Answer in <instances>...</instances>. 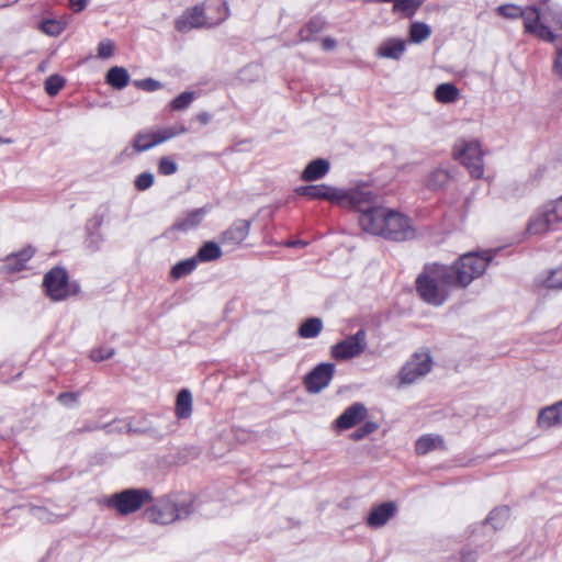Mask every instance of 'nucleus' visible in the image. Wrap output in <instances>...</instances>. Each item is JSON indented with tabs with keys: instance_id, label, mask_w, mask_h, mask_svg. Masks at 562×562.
<instances>
[{
	"instance_id": "f257e3e1",
	"label": "nucleus",
	"mask_w": 562,
	"mask_h": 562,
	"mask_svg": "<svg viewBox=\"0 0 562 562\" xmlns=\"http://www.w3.org/2000/svg\"><path fill=\"white\" fill-rule=\"evenodd\" d=\"M358 221L364 232L386 239L404 241L415 236V229L408 217L385 207L359 215Z\"/></svg>"
},
{
	"instance_id": "f03ea898",
	"label": "nucleus",
	"mask_w": 562,
	"mask_h": 562,
	"mask_svg": "<svg viewBox=\"0 0 562 562\" xmlns=\"http://www.w3.org/2000/svg\"><path fill=\"white\" fill-rule=\"evenodd\" d=\"M448 266L427 265L416 279V290L428 304L440 306L449 297L450 288L456 286Z\"/></svg>"
},
{
	"instance_id": "7ed1b4c3",
	"label": "nucleus",
	"mask_w": 562,
	"mask_h": 562,
	"mask_svg": "<svg viewBox=\"0 0 562 562\" xmlns=\"http://www.w3.org/2000/svg\"><path fill=\"white\" fill-rule=\"evenodd\" d=\"M193 513V501L179 494L160 497L145 510V517L154 524L169 525L188 518Z\"/></svg>"
},
{
	"instance_id": "20e7f679",
	"label": "nucleus",
	"mask_w": 562,
	"mask_h": 562,
	"mask_svg": "<svg viewBox=\"0 0 562 562\" xmlns=\"http://www.w3.org/2000/svg\"><path fill=\"white\" fill-rule=\"evenodd\" d=\"M207 10L217 11V15L206 14L204 4H198L184 11L177 19L176 29L181 33H187L192 29H210L223 23L229 16V9L224 0H211Z\"/></svg>"
},
{
	"instance_id": "39448f33",
	"label": "nucleus",
	"mask_w": 562,
	"mask_h": 562,
	"mask_svg": "<svg viewBox=\"0 0 562 562\" xmlns=\"http://www.w3.org/2000/svg\"><path fill=\"white\" fill-rule=\"evenodd\" d=\"M492 258V251H484L482 254L468 252L462 255L452 266H448L456 286L465 288L474 279L481 277Z\"/></svg>"
},
{
	"instance_id": "423d86ee",
	"label": "nucleus",
	"mask_w": 562,
	"mask_h": 562,
	"mask_svg": "<svg viewBox=\"0 0 562 562\" xmlns=\"http://www.w3.org/2000/svg\"><path fill=\"white\" fill-rule=\"evenodd\" d=\"M498 13L506 19L522 18L525 32L544 42L553 43L557 36L549 26L540 22V12L536 7L521 8L516 4H504L497 8Z\"/></svg>"
},
{
	"instance_id": "0eeeda50",
	"label": "nucleus",
	"mask_w": 562,
	"mask_h": 562,
	"mask_svg": "<svg viewBox=\"0 0 562 562\" xmlns=\"http://www.w3.org/2000/svg\"><path fill=\"white\" fill-rule=\"evenodd\" d=\"M150 491L145 488H127L103 499L102 504L114 509L120 515H130L139 510L151 501Z\"/></svg>"
},
{
	"instance_id": "6e6552de",
	"label": "nucleus",
	"mask_w": 562,
	"mask_h": 562,
	"mask_svg": "<svg viewBox=\"0 0 562 562\" xmlns=\"http://www.w3.org/2000/svg\"><path fill=\"white\" fill-rule=\"evenodd\" d=\"M453 155L469 170L472 178L479 179L483 176V151L477 140H458L453 147Z\"/></svg>"
},
{
	"instance_id": "1a4fd4ad",
	"label": "nucleus",
	"mask_w": 562,
	"mask_h": 562,
	"mask_svg": "<svg viewBox=\"0 0 562 562\" xmlns=\"http://www.w3.org/2000/svg\"><path fill=\"white\" fill-rule=\"evenodd\" d=\"M368 345L367 331L360 328L330 347V355L337 361H348L363 353Z\"/></svg>"
},
{
	"instance_id": "9d476101",
	"label": "nucleus",
	"mask_w": 562,
	"mask_h": 562,
	"mask_svg": "<svg viewBox=\"0 0 562 562\" xmlns=\"http://www.w3.org/2000/svg\"><path fill=\"white\" fill-rule=\"evenodd\" d=\"M432 367V359L426 351L415 352L398 372L400 384L409 385L427 375Z\"/></svg>"
},
{
	"instance_id": "9b49d317",
	"label": "nucleus",
	"mask_w": 562,
	"mask_h": 562,
	"mask_svg": "<svg viewBox=\"0 0 562 562\" xmlns=\"http://www.w3.org/2000/svg\"><path fill=\"white\" fill-rule=\"evenodd\" d=\"M338 205L357 210L360 215L371 212V210L381 209L375 205V195L366 187L350 190L340 189Z\"/></svg>"
},
{
	"instance_id": "f8f14e48",
	"label": "nucleus",
	"mask_w": 562,
	"mask_h": 562,
	"mask_svg": "<svg viewBox=\"0 0 562 562\" xmlns=\"http://www.w3.org/2000/svg\"><path fill=\"white\" fill-rule=\"evenodd\" d=\"M47 295L53 301H63L69 295L68 274L64 268H53L43 281Z\"/></svg>"
},
{
	"instance_id": "ddd939ff",
	"label": "nucleus",
	"mask_w": 562,
	"mask_h": 562,
	"mask_svg": "<svg viewBox=\"0 0 562 562\" xmlns=\"http://www.w3.org/2000/svg\"><path fill=\"white\" fill-rule=\"evenodd\" d=\"M335 373L334 363L317 364L304 379L305 389L308 393L316 394L327 387Z\"/></svg>"
},
{
	"instance_id": "4468645a",
	"label": "nucleus",
	"mask_w": 562,
	"mask_h": 562,
	"mask_svg": "<svg viewBox=\"0 0 562 562\" xmlns=\"http://www.w3.org/2000/svg\"><path fill=\"white\" fill-rule=\"evenodd\" d=\"M558 227L555 221H552L551 213L548 206L542 204L530 216L526 232L529 235H546Z\"/></svg>"
},
{
	"instance_id": "2eb2a0df",
	"label": "nucleus",
	"mask_w": 562,
	"mask_h": 562,
	"mask_svg": "<svg viewBox=\"0 0 562 562\" xmlns=\"http://www.w3.org/2000/svg\"><path fill=\"white\" fill-rule=\"evenodd\" d=\"M368 415V409L362 403H353L347 407L335 420V427L339 430H347L363 422Z\"/></svg>"
},
{
	"instance_id": "dca6fc26",
	"label": "nucleus",
	"mask_w": 562,
	"mask_h": 562,
	"mask_svg": "<svg viewBox=\"0 0 562 562\" xmlns=\"http://www.w3.org/2000/svg\"><path fill=\"white\" fill-rule=\"evenodd\" d=\"M296 193L308 199L327 200L338 204L340 189L328 184H310L296 189Z\"/></svg>"
},
{
	"instance_id": "f3484780",
	"label": "nucleus",
	"mask_w": 562,
	"mask_h": 562,
	"mask_svg": "<svg viewBox=\"0 0 562 562\" xmlns=\"http://www.w3.org/2000/svg\"><path fill=\"white\" fill-rule=\"evenodd\" d=\"M251 222L248 220L235 221L223 234L221 241L224 245H240L248 236Z\"/></svg>"
},
{
	"instance_id": "a211bd4d",
	"label": "nucleus",
	"mask_w": 562,
	"mask_h": 562,
	"mask_svg": "<svg viewBox=\"0 0 562 562\" xmlns=\"http://www.w3.org/2000/svg\"><path fill=\"white\" fill-rule=\"evenodd\" d=\"M396 513V506L393 502H385L374 507L368 518L367 524L372 528L384 526Z\"/></svg>"
},
{
	"instance_id": "6ab92c4d",
	"label": "nucleus",
	"mask_w": 562,
	"mask_h": 562,
	"mask_svg": "<svg viewBox=\"0 0 562 562\" xmlns=\"http://www.w3.org/2000/svg\"><path fill=\"white\" fill-rule=\"evenodd\" d=\"M330 169V164L324 158H317L308 162L301 175L305 182H312L324 178Z\"/></svg>"
},
{
	"instance_id": "aec40b11",
	"label": "nucleus",
	"mask_w": 562,
	"mask_h": 562,
	"mask_svg": "<svg viewBox=\"0 0 562 562\" xmlns=\"http://www.w3.org/2000/svg\"><path fill=\"white\" fill-rule=\"evenodd\" d=\"M206 215V209H195L186 213L172 226V231L189 232L198 227Z\"/></svg>"
},
{
	"instance_id": "412c9836",
	"label": "nucleus",
	"mask_w": 562,
	"mask_h": 562,
	"mask_svg": "<svg viewBox=\"0 0 562 562\" xmlns=\"http://www.w3.org/2000/svg\"><path fill=\"white\" fill-rule=\"evenodd\" d=\"M406 49V43L398 38H389L378 48V56L383 58L400 59Z\"/></svg>"
},
{
	"instance_id": "4be33fe9",
	"label": "nucleus",
	"mask_w": 562,
	"mask_h": 562,
	"mask_svg": "<svg viewBox=\"0 0 562 562\" xmlns=\"http://www.w3.org/2000/svg\"><path fill=\"white\" fill-rule=\"evenodd\" d=\"M445 449L443 438L439 435L428 434L417 439L415 451L417 454H427L430 451Z\"/></svg>"
},
{
	"instance_id": "5701e85b",
	"label": "nucleus",
	"mask_w": 562,
	"mask_h": 562,
	"mask_svg": "<svg viewBox=\"0 0 562 562\" xmlns=\"http://www.w3.org/2000/svg\"><path fill=\"white\" fill-rule=\"evenodd\" d=\"M192 394L189 390H181L176 400L175 414L180 419L189 418L192 414Z\"/></svg>"
},
{
	"instance_id": "b1692460",
	"label": "nucleus",
	"mask_w": 562,
	"mask_h": 562,
	"mask_svg": "<svg viewBox=\"0 0 562 562\" xmlns=\"http://www.w3.org/2000/svg\"><path fill=\"white\" fill-rule=\"evenodd\" d=\"M33 255L34 249L32 247H26L19 254L8 257L2 268L8 272L20 271L24 268L25 262L30 260L33 257Z\"/></svg>"
},
{
	"instance_id": "393cba45",
	"label": "nucleus",
	"mask_w": 562,
	"mask_h": 562,
	"mask_svg": "<svg viewBox=\"0 0 562 562\" xmlns=\"http://www.w3.org/2000/svg\"><path fill=\"white\" fill-rule=\"evenodd\" d=\"M130 74L124 67L114 66L110 68L106 72V83H109L114 89H123L130 82Z\"/></svg>"
},
{
	"instance_id": "a878e982",
	"label": "nucleus",
	"mask_w": 562,
	"mask_h": 562,
	"mask_svg": "<svg viewBox=\"0 0 562 562\" xmlns=\"http://www.w3.org/2000/svg\"><path fill=\"white\" fill-rule=\"evenodd\" d=\"M460 97L459 89L450 82L440 83L435 90V98L440 103H453Z\"/></svg>"
},
{
	"instance_id": "bb28decb",
	"label": "nucleus",
	"mask_w": 562,
	"mask_h": 562,
	"mask_svg": "<svg viewBox=\"0 0 562 562\" xmlns=\"http://www.w3.org/2000/svg\"><path fill=\"white\" fill-rule=\"evenodd\" d=\"M132 145L134 150L137 153H143L157 146L155 132L143 131L137 133L133 138Z\"/></svg>"
},
{
	"instance_id": "cd10ccee",
	"label": "nucleus",
	"mask_w": 562,
	"mask_h": 562,
	"mask_svg": "<svg viewBox=\"0 0 562 562\" xmlns=\"http://www.w3.org/2000/svg\"><path fill=\"white\" fill-rule=\"evenodd\" d=\"M323 330V322L318 317H311L304 321L299 327L297 334L301 338L310 339L317 337Z\"/></svg>"
},
{
	"instance_id": "c85d7f7f",
	"label": "nucleus",
	"mask_w": 562,
	"mask_h": 562,
	"mask_svg": "<svg viewBox=\"0 0 562 562\" xmlns=\"http://www.w3.org/2000/svg\"><path fill=\"white\" fill-rule=\"evenodd\" d=\"M222 256L220 246L214 241L204 243L196 252V261L207 262L218 259Z\"/></svg>"
},
{
	"instance_id": "c756f323",
	"label": "nucleus",
	"mask_w": 562,
	"mask_h": 562,
	"mask_svg": "<svg viewBox=\"0 0 562 562\" xmlns=\"http://www.w3.org/2000/svg\"><path fill=\"white\" fill-rule=\"evenodd\" d=\"M449 171L447 169L439 167L428 175L426 186L431 190H438L443 188L449 182Z\"/></svg>"
},
{
	"instance_id": "7c9ffc66",
	"label": "nucleus",
	"mask_w": 562,
	"mask_h": 562,
	"mask_svg": "<svg viewBox=\"0 0 562 562\" xmlns=\"http://www.w3.org/2000/svg\"><path fill=\"white\" fill-rule=\"evenodd\" d=\"M540 22L562 29V8L557 4L548 5L542 15L540 14Z\"/></svg>"
},
{
	"instance_id": "2f4dec72",
	"label": "nucleus",
	"mask_w": 562,
	"mask_h": 562,
	"mask_svg": "<svg viewBox=\"0 0 562 562\" xmlns=\"http://www.w3.org/2000/svg\"><path fill=\"white\" fill-rule=\"evenodd\" d=\"M431 35V29L424 22H413L409 27V40L413 43H422Z\"/></svg>"
},
{
	"instance_id": "473e14b6",
	"label": "nucleus",
	"mask_w": 562,
	"mask_h": 562,
	"mask_svg": "<svg viewBox=\"0 0 562 562\" xmlns=\"http://www.w3.org/2000/svg\"><path fill=\"white\" fill-rule=\"evenodd\" d=\"M540 284L547 289H562V263L541 278Z\"/></svg>"
},
{
	"instance_id": "72a5a7b5",
	"label": "nucleus",
	"mask_w": 562,
	"mask_h": 562,
	"mask_svg": "<svg viewBox=\"0 0 562 562\" xmlns=\"http://www.w3.org/2000/svg\"><path fill=\"white\" fill-rule=\"evenodd\" d=\"M196 258H189L176 263L170 272L171 278L180 279L190 274L196 268Z\"/></svg>"
},
{
	"instance_id": "f704fd0d",
	"label": "nucleus",
	"mask_w": 562,
	"mask_h": 562,
	"mask_svg": "<svg viewBox=\"0 0 562 562\" xmlns=\"http://www.w3.org/2000/svg\"><path fill=\"white\" fill-rule=\"evenodd\" d=\"M326 21L322 16L313 18L308 24L301 30L300 35L303 41H310L316 33L322 32L325 29Z\"/></svg>"
},
{
	"instance_id": "c9c22d12",
	"label": "nucleus",
	"mask_w": 562,
	"mask_h": 562,
	"mask_svg": "<svg viewBox=\"0 0 562 562\" xmlns=\"http://www.w3.org/2000/svg\"><path fill=\"white\" fill-rule=\"evenodd\" d=\"M509 517V509L506 506L493 509L486 518V524H490L495 530L504 526Z\"/></svg>"
},
{
	"instance_id": "e433bc0d",
	"label": "nucleus",
	"mask_w": 562,
	"mask_h": 562,
	"mask_svg": "<svg viewBox=\"0 0 562 562\" xmlns=\"http://www.w3.org/2000/svg\"><path fill=\"white\" fill-rule=\"evenodd\" d=\"M555 411L557 409L553 405L542 408L538 415V425L541 428H551L558 426Z\"/></svg>"
},
{
	"instance_id": "4c0bfd02",
	"label": "nucleus",
	"mask_w": 562,
	"mask_h": 562,
	"mask_svg": "<svg viewBox=\"0 0 562 562\" xmlns=\"http://www.w3.org/2000/svg\"><path fill=\"white\" fill-rule=\"evenodd\" d=\"M423 2L424 0H395L393 10L395 12H403L407 16H412L423 4Z\"/></svg>"
},
{
	"instance_id": "58836bf2",
	"label": "nucleus",
	"mask_w": 562,
	"mask_h": 562,
	"mask_svg": "<svg viewBox=\"0 0 562 562\" xmlns=\"http://www.w3.org/2000/svg\"><path fill=\"white\" fill-rule=\"evenodd\" d=\"M187 131V127L183 125L159 130L158 132H155V136L157 137V145L162 144L178 135L184 134Z\"/></svg>"
},
{
	"instance_id": "ea45409f",
	"label": "nucleus",
	"mask_w": 562,
	"mask_h": 562,
	"mask_svg": "<svg viewBox=\"0 0 562 562\" xmlns=\"http://www.w3.org/2000/svg\"><path fill=\"white\" fill-rule=\"evenodd\" d=\"M195 98V92L184 91L170 102V108L175 111L184 110L194 101Z\"/></svg>"
},
{
	"instance_id": "a19ab883",
	"label": "nucleus",
	"mask_w": 562,
	"mask_h": 562,
	"mask_svg": "<svg viewBox=\"0 0 562 562\" xmlns=\"http://www.w3.org/2000/svg\"><path fill=\"white\" fill-rule=\"evenodd\" d=\"M65 26L66 24L58 20H44L41 23V31L49 36H58Z\"/></svg>"
},
{
	"instance_id": "79ce46f5",
	"label": "nucleus",
	"mask_w": 562,
	"mask_h": 562,
	"mask_svg": "<svg viewBox=\"0 0 562 562\" xmlns=\"http://www.w3.org/2000/svg\"><path fill=\"white\" fill-rule=\"evenodd\" d=\"M65 86V79L58 75H52L45 80V91L49 95H56Z\"/></svg>"
},
{
	"instance_id": "37998d69",
	"label": "nucleus",
	"mask_w": 562,
	"mask_h": 562,
	"mask_svg": "<svg viewBox=\"0 0 562 562\" xmlns=\"http://www.w3.org/2000/svg\"><path fill=\"white\" fill-rule=\"evenodd\" d=\"M378 429V424L374 422H366L358 429H356L351 435L350 439L353 441H359L374 432Z\"/></svg>"
},
{
	"instance_id": "c03bdc74",
	"label": "nucleus",
	"mask_w": 562,
	"mask_h": 562,
	"mask_svg": "<svg viewBox=\"0 0 562 562\" xmlns=\"http://www.w3.org/2000/svg\"><path fill=\"white\" fill-rule=\"evenodd\" d=\"M548 206L552 221H555L557 225L562 224V194L554 200H550L546 202Z\"/></svg>"
},
{
	"instance_id": "a18cd8bd",
	"label": "nucleus",
	"mask_w": 562,
	"mask_h": 562,
	"mask_svg": "<svg viewBox=\"0 0 562 562\" xmlns=\"http://www.w3.org/2000/svg\"><path fill=\"white\" fill-rule=\"evenodd\" d=\"M178 170L177 164L168 157H162L158 164V171L161 175L170 176L176 173Z\"/></svg>"
},
{
	"instance_id": "49530a36",
	"label": "nucleus",
	"mask_w": 562,
	"mask_h": 562,
	"mask_svg": "<svg viewBox=\"0 0 562 562\" xmlns=\"http://www.w3.org/2000/svg\"><path fill=\"white\" fill-rule=\"evenodd\" d=\"M154 184V175L150 172H143L135 179V187L139 191H145Z\"/></svg>"
},
{
	"instance_id": "de8ad7c7",
	"label": "nucleus",
	"mask_w": 562,
	"mask_h": 562,
	"mask_svg": "<svg viewBox=\"0 0 562 562\" xmlns=\"http://www.w3.org/2000/svg\"><path fill=\"white\" fill-rule=\"evenodd\" d=\"M134 85L145 91H156L161 88V83L153 78L134 81Z\"/></svg>"
},
{
	"instance_id": "09e8293b",
	"label": "nucleus",
	"mask_w": 562,
	"mask_h": 562,
	"mask_svg": "<svg viewBox=\"0 0 562 562\" xmlns=\"http://www.w3.org/2000/svg\"><path fill=\"white\" fill-rule=\"evenodd\" d=\"M114 44L110 40L101 41L98 45V57L109 58L113 55Z\"/></svg>"
},
{
	"instance_id": "8fccbe9b",
	"label": "nucleus",
	"mask_w": 562,
	"mask_h": 562,
	"mask_svg": "<svg viewBox=\"0 0 562 562\" xmlns=\"http://www.w3.org/2000/svg\"><path fill=\"white\" fill-rule=\"evenodd\" d=\"M114 355L113 348H98L93 349L90 353V358L95 361H103L110 359Z\"/></svg>"
},
{
	"instance_id": "3c124183",
	"label": "nucleus",
	"mask_w": 562,
	"mask_h": 562,
	"mask_svg": "<svg viewBox=\"0 0 562 562\" xmlns=\"http://www.w3.org/2000/svg\"><path fill=\"white\" fill-rule=\"evenodd\" d=\"M479 559V551L471 547H464L460 551L461 562H476Z\"/></svg>"
},
{
	"instance_id": "603ef678",
	"label": "nucleus",
	"mask_w": 562,
	"mask_h": 562,
	"mask_svg": "<svg viewBox=\"0 0 562 562\" xmlns=\"http://www.w3.org/2000/svg\"><path fill=\"white\" fill-rule=\"evenodd\" d=\"M57 398L64 405H71L78 402V393H60Z\"/></svg>"
},
{
	"instance_id": "864d4df0",
	"label": "nucleus",
	"mask_w": 562,
	"mask_h": 562,
	"mask_svg": "<svg viewBox=\"0 0 562 562\" xmlns=\"http://www.w3.org/2000/svg\"><path fill=\"white\" fill-rule=\"evenodd\" d=\"M557 56L554 60V70L558 75L562 77V44L558 42L555 45Z\"/></svg>"
},
{
	"instance_id": "5fc2aeb1",
	"label": "nucleus",
	"mask_w": 562,
	"mask_h": 562,
	"mask_svg": "<svg viewBox=\"0 0 562 562\" xmlns=\"http://www.w3.org/2000/svg\"><path fill=\"white\" fill-rule=\"evenodd\" d=\"M88 1L89 0H69L70 5L75 12L82 11L87 7Z\"/></svg>"
},
{
	"instance_id": "6e6d98bb",
	"label": "nucleus",
	"mask_w": 562,
	"mask_h": 562,
	"mask_svg": "<svg viewBox=\"0 0 562 562\" xmlns=\"http://www.w3.org/2000/svg\"><path fill=\"white\" fill-rule=\"evenodd\" d=\"M322 45L325 50H331L336 47V41L334 38L326 37L323 40Z\"/></svg>"
},
{
	"instance_id": "4d7b16f0",
	"label": "nucleus",
	"mask_w": 562,
	"mask_h": 562,
	"mask_svg": "<svg viewBox=\"0 0 562 562\" xmlns=\"http://www.w3.org/2000/svg\"><path fill=\"white\" fill-rule=\"evenodd\" d=\"M555 411V417L558 422V426H562V401L553 404Z\"/></svg>"
},
{
	"instance_id": "13d9d810",
	"label": "nucleus",
	"mask_w": 562,
	"mask_h": 562,
	"mask_svg": "<svg viewBox=\"0 0 562 562\" xmlns=\"http://www.w3.org/2000/svg\"><path fill=\"white\" fill-rule=\"evenodd\" d=\"M211 115L207 112H201L196 115V121L203 125L209 124Z\"/></svg>"
},
{
	"instance_id": "bf43d9fd",
	"label": "nucleus",
	"mask_w": 562,
	"mask_h": 562,
	"mask_svg": "<svg viewBox=\"0 0 562 562\" xmlns=\"http://www.w3.org/2000/svg\"><path fill=\"white\" fill-rule=\"evenodd\" d=\"M285 245L288 247H303L306 245V243H304L302 240H294V241H288Z\"/></svg>"
},
{
	"instance_id": "052dcab7",
	"label": "nucleus",
	"mask_w": 562,
	"mask_h": 562,
	"mask_svg": "<svg viewBox=\"0 0 562 562\" xmlns=\"http://www.w3.org/2000/svg\"><path fill=\"white\" fill-rule=\"evenodd\" d=\"M210 2H211V1H207V2L203 3V4H204V7H205V12H206V14L217 15V11H214V10H213V11H209V10H207V4H209Z\"/></svg>"
},
{
	"instance_id": "680f3d73",
	"label": "nucleus",
	"mask_w": 562,
	"mask_h": 562,
	"mask_svg": "<svg viewBox=\"0 0 562 562\" xmlns=\"http://www.w3.org/2000/svg\"><path fill=\"white\" fill-rule=\"evenodd\" d=\"M363 2L370 3V2H393L395 0H362Z\"/></svg>"
},
{
	"instance_id": "e2e57ef3",
	"label": "nucleus",
	"mask_w": 562,
	"mask_h": 562,
	"mask_svg": "<svg viewBox=\"0 0 562 562\" xmlns=\"http://www.w3.org/2000/svg\"><path fill=\"white\" fill-rule=\"evenodd\" d=\"M93 240H90L89 244H88V247L95 250L99 248V243H94V245H92Z\"/></svg>"
},
{
	"instance_id": "0e129e2a",
	"label": "nucleus",
	"mask_w": 562,
	"mask_h": 562,
	"mask_svg": "<svg viewBox=\"0 0 562 562\" xmlns=\"http://www.w3.org/2000/svg\"><path fill=\"white\" fill-rule=\"evenodd\" d=\"M11 139H3L0 137V144H10Z\"/></svg>"
},
{
	"instance_id": "69168bd1",
	"label": "nucleus",
	"mask_w": 562,
	"mask_h": 562,
	"mask_svg": "<svg viewBox=\"0 0 562 562\" xmlns=\"http://www.w3.org/2000/svg\"><path fill=\"white\" fill-rule=\"evenodd\" d=\"M42 512H43V510H42L41 508H37V509L35 510V515L40 516V514H41Z\"/></svg>"
}]
</instances>
